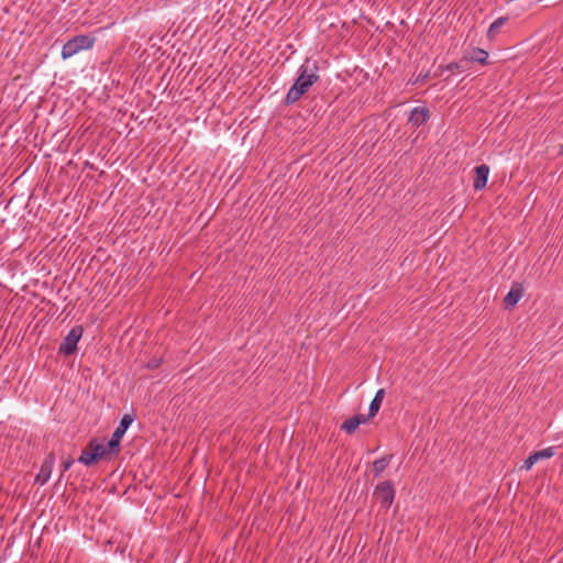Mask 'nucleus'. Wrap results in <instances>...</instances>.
<instances>
[{
    "mask_svg": "<svg viewBox=\"0 0 563 563\" xmlns=\"http://www.w3.org/2000/svg\"><path fill=\"white\" fill-rule=\"evenodd\" d=\"M318 63L307 58L299 67V76L289 88L285 97V104H292L298 101L309 88L319 80Z\"/></svg>",
    "mask_w": 563,
    "mask_h": 563,
    "instance_id": "1",
    "label": "nucleus"
},
{
    "mask_svg": "<svg viewBox=\"0 0 563 563\" xmlns=\"http://www.w3.org/2000/svg\"><path fill=\"white\" fill-rule=\"evenodd\" d=\"M96 40L92 36L80 34L68 40L62 48V58L67 59L82 49H90Z\"/></svg>",
    "mask_w": 563,
    "mask_h": 563,
    "instance_id": "2",
    "label": "nucleus"
},
{
    "mask_svg": "<svg viewBox=\"0 0 563 563\" xmlns=\"http://www.w3.org/2000/svg\"><path fill=\"white\" fill-rule=\"evenodd\" d=\"M108 454V444L104 445L103 443H99L96 439H92L88 442L86 449L82 450L78 462L86 466H90Z\"/></svg>",
    "mask_w": 563,
    "mask_h": 563,
    "instance_id": "3",
    "label": "nucleus"
},
{
    "mask_svg": "<svg viewBox=\"0 0 563 563\" xmlns=\"http://www.w3.org/2000/svg\"><path fill=\"white\" fill-rule=\"evenodd\" d=\"M133 417L131 415H124L119 426L112 433L111 439L108 441V452L110 455H117L120 452V442L128 428L132 424Z\"/></svg>",
    "mask_w": 563,
    "mask_h": 563,
    "instance_id": "4",
    "label": "nucleus"
},
{
    "mask_svg": "<svg viewBox=\"0 0 563 563\" xmlns=\"http://www.w3.org/2000/svg\"><path fill=\"white\" fill-rule=\"evenodd\" d=\"M82 335V328L77 325L70 329L58 347V353L63 355H71L77 350V343Z\"/></svg>",
    "mask_w": 563,
    "mask_h": 563,
    "instance_id": "5",
    "label": "nucleus"
},
{
    "mask_svg": "<svg viewBox=\"0 0 563 563\" xmlns=\"http://www.w3.org/2000/svg\"><path fill=\"white\" fill-rule=\"evenodd\" d=\"M383 508L388 509L395 499V488L390 481L379 483L374 492Z\"/></svg>",
    "mask_w": 563,
    "mask_h": 563,
    "instance_id": "6",
    "label": "nucleus"
},
{
    "mask_svg": "<svg viewBox=\"0 0 563 563\" xmlns=\"http://www.w3.org/2000/svg\"><path fill=\"white\" fill-rule=\"evenodd\" d=\"M55 465V455L53 452L48 453L44 459L40 472L35 476V483L43 486L51 477L53 467Z\"/></svg>",
    "mask_w": 563,
    "mask_h": 563,
    "instance_id": "7",
    "label": "nucleus"
},
{
    "mask_svg": "<svg viewBox=\"0 0 563 563\" xmlns=\"http://www.w3.org/2000/svg\"><path fill=\"white\" fill-rule=\"evenodd\" d=\"M429 118L430 112L427 108L416 107L410 111L408 122L418 128L424 124Z\"/></svg>",
    "mask_w": 563,
    "mask_h": 563,
    "instance_id": "8",
    "label": "nucleus"
},
{
    "mask_svg": "<svg viewBox=\"0 0 563 563\" xmlns=\"http://www.w3.org/2000/svg\"><path fill=\"white\" fill-rule=\"evenodd\" d=\"M368 417L363 413H357L346 419L342 424L341 429L345 431L347 434H352L356 431V429L368 421Z\"/></svg>",
    "mask_w": 563,
    "mask_h": 563,
    "instance_id": "9",
    "label": "nucleus"
},
{
    "mask_svg": "<svg viewBox=\"0 0 563 563\" xmlns=\"http://www.w3.org/2000/svg\"><path fill=\"white\" fill-rule=\"evenodd\" d=\"M489 175V167L486 164H482L475 167V177L473 188L475 190H482L486 187Z\"/></svg>",
    "mask_w": 563,
    "mask_h": 563,
    "instance_id": "10",
    "label": "nucleus"
},
{
    "mask_svg": "<svg viewBox=\"0 0 563 563\" xmlns=\"http://www.w3.org/2000/svg\"><path fill=\"white\" fill-rule=\"evenodd\" d=\"M522 295L523 290L519 285L512 286L504 298V308L507 310L512 309L521 299Z\"/></svg>",
    "mask_w": 563,
    "mask_h": 563,
    "instance_id": "11",
    "label": "nucleus"
},
{
    "mask_svg": "<svg viewBox=\"0 0 563 563\" xmlns=\"http://www.w3.org/2000/svg\"><path fill=\"white\" fill-rule=\"evenodd\" d=\"M384 396H385V390L384 389H378L376 391L373 400L369 404V409H368V415H367L368 419H371V418H373V417H375L377 415V412L380 409Z\"/></svg>",
    "mask_w": 563,
    "mask_h": 563,
    "instance_id": "12",
    "label": "nucleus"
},
{
    "mask_svg": "<svg viewBox=\"0 0 563 563\" xmlns=\"http://www.w3.org/2000/svg\"><path fill=\"white\" fill-rule=\"evenodd\" d=\"M507 16H500L496 19L488 27L487 37L489 41H494L500 32V29L507 23Z\"/></svg>",
    "mask_w": 563,
    "mask_h": 563,
    "instance_id": "13",
    "label": "nucleus"
},
{
    "mask_svg": "<svg viewBox=\"0 0 563 563\" xmlns=\"http://www.w3.org/2000/svg\"><path fill=\"white\" fill-rule=\"evenodd\" d=\"M391 459H393V455H386V456L377 459L373 462V471H374V475L376 477L379 476L386 470V467L389 465Z\"/></svg>",
    "mask_w": 563,
    "mask_h": 563,
    "instance_id": "14",
    "label": "nucleus"
},
{
    "mask_svg": "<svg viewBox=\"0 0 563 563\" xmlns=\"http://www.w3.org/2000/svg\"><path fill=\"white\" fill-rule=\"evenodd\" d=\"M470 60L479 63L482 65H487L489 63L488 53L483 48H474L470 57Z\"/></svg>",
    "mask_w": 563,
    "mask_h": 563,
    "instance_id": "15",
    "label": "nucleus"
},
{
    "mask_svg": "<svg viewBox=\"0 0 563 563\" xmlns=\"http://www.w3.org/2000/svg\"><path fill=\"white\" fill-rule=\"evenodd\" d=\"M533 454L537 455L538 461H540L552 457L555 454V451L554 448L550 446L540 451H536Z\"/></svg>",
    "mask_w": 563,
    "mask_h": 563,
    "instance_id": "16",
    "label": "nucleus"
},
{
    "mask_svg": "<svg viewBox=\"0 0 563 563\" xmlns=\"http://www.w3.org/2000/svg\"><path fill=\"white\" fill-rule=\"evenodd\" d=\"M538 462L537 455L531 453L523 462L521 468L529 471Z\"/></svg>",
    "mask_w": 563,
    "mask_h": 563,
    "instance_id": "17",
    "label": "nucleus"
},
{
    "mask_svg": "<svg viewBox=\"0 0 563 563\" xmlns=\"http://www.w3.org/2000/svg\"><path fill=\"white\" fill-rule=\"evenodd\" d=\"M439 69L443 70H450V71H453V70H457L460 69V64L459 63H450L445 66H440Z\"/></svg>",
    "mask_w": 563,
    "mask_h": 563,
    "instance_id": "18",
    "label": "nucleus"
},
{
    "mask_svg": "<svg viewBox=\"0 0 563 563\" xmlns=\"http://www.w3.org/2000/svg\"><path fill=\"white\" fill-rule=\"evenodd\" d=\"M74 463H75V461L73 457H68L65 461H63V463H62L63 472H67L73 466Z\"/></svg>",
    "mask_w": 563,
    "mask_h": 563,
    "instance_id": "19",
    "label": "nucleus"
},
{
    "mask_svg": "<svg viewBox=\"0 0 563 563\" xmlns=\"http://www.w3.org/2000/svg\"><path fill=\"white\" fill-rule=\"evenodd\" d=\"M159 365H161V360H158V358H153V360H151V361L146 364V367H147V368H151V369H154V368H157Z\"/></svg>",
    "mask_w": 563,
    "mask_h": 563,
    "instance_id": "20",
    "label": "nucleus"
},
{
    "mask_svg": "<svg viewBox=\"0 0 563 563\" xmlns=\"http://www.w3.org/2000/svg\"><path fill=\"white\" fill-rule=\"evenodd\" d=\"M429 74H430L429 71H427V73H424V74H419V75L417 76V78L412 81V84H418V82H422V81H424L426 79H428V78H429Z\"/></svg>",
    "mask_w": 563,
    "mask_h": 563,
    "instance_id": "21",
    "label": "nucleus"
},
{
    "mask_svg": "<svg viewBox=\"0 0 563 563\" xmlns=\"http://www.w3.org/2000/svg\"><path fill=\"white\" fill-rule=\"evenodd\" d=\"M560 155H563V145L561 146Z\"/></svg>",
    "mask_w": 563,
    "mask_h": 563,
    "instance_id": "22",
    "label": "nucleus"
}]
</instances>
